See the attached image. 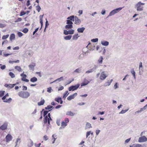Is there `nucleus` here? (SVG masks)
I'll list each match as a JSON object with an SVG mask.
<instances>
[{
  "label": "nucleus",
  "mask_w": 147,
  "mask_h": 147,
  "mask_svg": "<svg viewBox=\"0 0 147 147\" xmlns=\"http://www.w3.org/2000/svg\"><path fill=\"white\" fill-rule=\"evenodd\" d=\"M18 95L23 98H26L30 96V94L28 92L21 91L18 92Z\"/></svg>",
  "instance_id": "f257e3e1"
},
{
  "label": "nucleus",
  "mask_w": 147,
  "mask_h": 147,
  "mask_svg": "<svg viewBox=\"0 0 147 147\" xmlns=\"http://www.w3.org/2000/svg\"><path fill=\"white\" fill-rule=\"evenodd\" d=\"M144 5V3H142L140 1L138 2L136 5L137 7V10L138 11H141L142 10L143 7L141 6V5Z\"/></svg>",
  "instance_id": "f03ea898"
},
{
  "label": "nucleus",
  "mask_w": 147,
  "mask_h": 147,
  "mask_svg": "<svg viewBox=\"0 0 147 147\" xmlns=\"http://www.w3.org/2000/svg\"><path fill=\"white\" fill-rule=\"evenodd\" d=\"M67 19L68 20H67V24L72 25L73 23L71 21H74V16H71L68 17Z\"/></svg>",
  "instance_id": "7ed1b4c3"
},
{
  "label": "nucleus",
  "mask_w": 147,
  "mask_h": 147,
  "mask_svg": "<svg viewBox=\"0 0 147 147\" xmlns=\"http://www.w3.org/2000/svg\"><path fill=\"white\" fill-rule=\"evenodd\" d=\"M9 94L8 93L6 94L5 96H3L2 98V100H4L3 102H11L12 100V99L11 98H9L8 99H6L5 100L6 98L9 96Z\"/></svg>",
  "instance_id": "20e7f679"
},
{
  "label": "nucleus",
  "mask_w": 147,
  "mask_h": 147,
  "mask_svg": "<svg viewBox=\"0 0 147 147\" xmlns=\"http://www.w3.org/2000/svg\"><path fill=\"white\" fill-rule=\"evenodd\" d=\"M79 84H77L74 86H72L68 88V90L69 91H74L77 90L80 86Z\"/></svg>",
  "instance_id": "39448f33"
},
{
  "label": "nucleus",
  "mask_w": 147,
  "mask_h": 147,
  "mask_svg": "<svg viewBox=\"0 0 147 147\" xmlns=\"http://www.w3.org/2000/svg\"><path fill=\"white\" fill-rule=\"evenodd\" d=\"M122 7H119L116 9H114V10H112L111 11L109 14V16H111L112 15L114 14H115L117 13V11H119L121 10L122 9Z\"/></svg>",
  "instance_id": "423d86ee"
},
{
  "label": "nucleus",
  "mask_w": 147,
  "mask_h": 147,
  "mask_svg": "<svg viewBox=\"0 0 147 147\" xmlns=\"http://www.w3.org/2000/svg\"><path fill=\"white\" fill-rule=\"evenodd\" d=\"M146 141H147V138L145 136L140 137L138 139V142H145Z\"/></svg>",
  "instance_id": "0eeeda50"
},
{
  "label": "nucleus",
  "mask_w": 147,
  "mask_h": 147,
  "mask_svg": "<svg viewBox=\"0 0 147 147\" xmlns=\"http://www.w3.org/2000/svg\"><path fill=\"white\" fill-rule=\"evenodd\" d=\"M107 76L106 74H105V72L103 71L101 73L100 78L101 80H104L106 78Z\"/></svg>",
  "instance_id": "6e6552de"
},
{
  "label": "nucleus",
  "mask_w": 147,
  "mask_h": 147,
  "mask_svg": "<svg viewBox=\"0 0 147 147\" xmlns=\"http://www.w3.org/2000/svg\"><path fill=\"white\" fill-rule=\"evenodd\" d=\"M20 75L22 77V81H25L26 82H28L29 81V80H28L26 78V74L22 73V74Z\"/></svg>",
  "instance_id": "1a4fd4ad"
},
{
  "label": "nucleus",
  "mask_w": 147,
  "mask_h": 147,
  "mask_svg": "<svg viewBox=\"0 0 147 147\" xmlns=\"http://www.w3.org/2000/svg\"><path fill=\"white\" fill-rule=\"evenodd\" d=\"M75 20V24L77 25H79L81 23V20L79 19L77 16L74 17V20Z\"/></svg>",
  "instance_id": "9d476101"
},
{
  "label": "nucleus",
  "mask_w": 147,
  "mask_h": 147,
  "mask_svg": "<svg viewBox=\"0 0 147 147\" xmlns=\"http://www.w3.org/2000/svg\"><path fill=\"white\" fill-rule=\"evenodd\" d=\"M6 142H9L11 141L12 139V137L9 134H7L5 137Z\"/></svg>",
  "instance_id": "9b49d317"
},
{
  "label": "nucleus",
  "mask_w": 147,
  "mask_h": 147,
  "mask_svg": "<svg viewBox=\"0 0 147 147\" xmlns=\"http://www.w3.org/2000/svg\"><path fill=\"white\" fill-rule=\"evenodd\" d=\"M45 117L43 120V122L44 123L46 124L47 123V122H48V124L49 125H50V118H49V117H47V116H45Z\"/></svg>",
  "instance_id": "f8f14e48"
},
{
  "label": "nucleus",
  "mask_w": 147,
  "mask_h": 147,
  "mask_svg": "<svg viewBox=\"0 0 147 147\" xmlns=\"http://www.w3.org/2000/svg\"><path fill=\"white\" fill-rule=\"evenodd\" d=\"M77 94L76 93H75L69 96L67 98V99L69 100H70L72 99H74L75 96H77Z\"/></svg>",
  "instance_id": "ddd939ff"
},
{
  "label": "nucleus",
  "mask_w": 147,
  "mask_h": 147,
  "mask_svg": "<svg viewBox=\"0 0 147 147\" xmlns=\"http://www.w3.org/2000/svg\"><path fill=\"white\" fill-rule=\"evenodd\" d=\"M7 123H4L0 127V129L5 130L7 129Z\"/></svg>",
  "instance_id": "4468645a"
},
{
  "label": "nucleus",
  "mask_w": 147,
  "mask_h": 147,
  "mask_svg": "<svg viewBox=\"0 0 147 147\" xmlns=\"http://www.w3.org/2000/svg\"><path fill=\"white\" fill-rule=\"evenodd\" d=\"M16 84H6L5 85V86L9 88H13L14 86L16 85Z\"/></svg>",
  "instance_id": "2eb2a0df"
},
{
  "label": "nucleus",
  "mask_w": 147,
  "mask_h": 147,
  "mask_svg": "<svg viewBox=\"0 0 147 147\" xmlns=\"http://www.w3.org/2000/svg\"><path fill=\"white\" fill-rule=\"evenodd\" d=\"M55 100L58 103H60L61 104H62L63 103V101L61 97H59L55 98Z\"/></svg>",
  "instance_id": "dca6fc26"
},
{
  "label": "nucleus",
  "mask_w": 147,
  "mask_h": 147,
  "mask_svg": "<svg viewBox=\"0 0 147 147\" xmlns=\"http://www.w3.org/2000/svg\"><path fill=\"white\" fill-rule=\"evenodd\" d=\"M89 83V82L87 80H85L81 84V86H85L88 84Z\"/></svg>",
  "instance_id": "f3484780"
},
{
  "label": "nucleus",
  "mask_w": 147,
  "mask_h": 147,
  "mask_svg": "<svg viewBox=\"0 0 147 147\" xmlns=\"http://www.w3.org/2000/svg\"><path fill=\"white\" fill-rule=\"evenodd\" d=\"M36 65L35 63H33L32 65H30L29 66L30 69L31 70L34 71V67Z\"/></svg>",
  "instance_id": "a211bd4d"
},
{
  "label": "nucleus",
  "mask_w": 147,
  "mask_h": 147,
  "mask_svg": "<svg viewBox=\"0 0 147 147\" xmlns=\"http://www.w3.org/2000/svg\"><path fill=\"white\" fill-rule=\"evenodd\" d=\"M85 29V28L84 27H82L79 28L77 29V31L78 32L82 33Z\"/></svg>",
  "instance_id": "6ab92c4d"
},
{
  "label": "nucleus",
  "mask_w": 147,
  "mask_h": 147,
  "mask_svg": "<svg viewBox=\"0 0 147 147\" xmlns=\"http://www.w3.org/2000/svg\"><path fill=\"white\" fill-rule=\"evenodd\" d=\"M45 100L44 99H42L38 103V106L43 105L45 103Z\"/></svg>",
  "instance_id": "aec40b11"
},
{
  "label": "nucleus",
  "mask_w": 147,
  "mask_h": 147,
  "mask_svg": "<svg viewBox=\"0 0 147 147\" xmlns=\"http://www.w3.org/2000/svg\"><path fill=\"white\" fill-rule=\"evenodd\" d=\"M66 115H68L73 116L75 115V113L71 111H68L67 112Z\"/></svg>",
  "instance_id": "412c9836"
},
{
  "label": "nucleus",
  "mask_w": 147,
  "mask_h": 147,
  "mask_svg": "<svg viewBox=\"0 0 147 147\" xmlns=\"http://www.w3.org/2000/svg\"><path fill=\"white\" fill-rule=\"evenodd\" d=\"M37 78L35 77H33L30 79V82H34L37 81Z\"/></svg>",
  "instance_id": "4be33fe9"
},
{
  "label": "nucleus",
  "mask_w": 147,
  "mask_h": 147,
  "mask_svg": "<svg viewBox=\"0 0 147 147\" xmlns=\"http://www.w3.org/2000/svg\"><path fill=\"white\" fill-rule=\"evenodd\" d=\"M103 57L102 56H100L99 59L98 60V62L99 64H102V62Z\"/></svg>",
  "instance_id": "5701e85b"
},
{
  "label": "nucleus",
  "mask_w": 147,
  "mask_h": 147,
  "mask_svg": "<svg viewBox=\"0 0 147 147\" xmlns=\"http://www.w3.org/2000/svg\"><path fill=\"white\" fill-rule=\"evenodd\" d=\"M73 27V25H70V24H67V25H66L65 26V28L66 29H68L69 28H72Z\"/></svg>",
  "instance_id": "b1692460"
},
{
  "label": "nucleus",
  "mask_w": 147,
  "mask_h": 147,
  "mask_svg": "<svg viewBox=\"0 0 147 147\" xmlns=\"http://www.w3.org/2000/svg\"><path fill=\"white\" fill-rule=\"evenodd\" d=\"M15 69L19 72H21L22 71L21 67L19 66H16L15 67Z\"/></svg>",
  "instance_id": "393cba45"
},
{
  "label": "nucleus",
  "mask_w": 147,
  "mask_h": 147,
  "mask_svg": "<svg viewBox=\"0 0 147 147\" xmlns=\"http://www.w3.org/2000/svg\"><path fill=\"white\" fill-rule=\"evenodd\" d=\"M101 44L103 45L107 46L109 45V43L107 41H102L101 42Z\"/></svg>",
  "instance_id": "a878e982"
},
{
  "label": "nucleus",
  "mask_w": 147,
  "mask_h": 147,
  "mask_svg": "<svg viewBox=\"0 0 147 147\" xmlns=\"http://www.w3.org/2000/svg\"><path fill=\"white\" fill-rule=\"evenodd\" d=\"M15 38V35L14 34H11L10 37V39L12 41L13 40H14Z\"/></svg>",
  "instance_id": "bb28decb"
},
{
  "label": "nucleus",
  "mask_w": 147,
  "mask_h": 147,
  "mask_svg": "<svg viewBox=\"0 0 147 147\" xmlns=\"http://www.w3.org/2000/svg\"><path fill=\"white\" fill-rule=\"evenodd\" d=\"M79 36L78 34H76L73 36V39L74 40H76Z\"/></svg>",
  "instance_id": "cd10ccee"
},
{
  "label": "nucleus",
  "mask_w": 147,
  "mask_h": 147,
  "mask_svg": "<svg viewBox=\"0 0 147 147\" xmlns=\"http://www.w3.org/2000/svg\"><path fill=\"white\" fill-rule=\"evenodd\" d=\"M71 38V35H69L67 36H65L64 37V39L65 40H70Z\"/></svg>",
  "instance_id": "c85d7f7f"
},
{
  "label": "nucleus",
  "mask_w": 147,
  "mask_h": 147,
  "mask_svg": "<svg viewBox=\"0 0 147 147\" xmlns=\"http://www.w3.org/2000/svg\"><path fill=\"white\" fill-rule=\"evenodd\" d=\"M69 94L68 91H66L64 93L63 96V98H65Z\"/></svg>",
  "instance_id": "c756f323"
},
{
  "label": "nucleus",
  "mask_w": 147,
  "mask_h": 147,
  "mask_svg": "<svg viewBox=\"0 0 147 147\" xmlns=\"http://www.w3.org/2000/svg\"><path fill=\"white\" fill-rule=\"evenodd\" d=\"M5 92V91H0V97H2L3 96Z\"/></svg>",
  "instance_id": "7c9ffc66"
},
{
  "label": "nucleus",
  "mask_w": 147,
  "mask_h": 147,
  "mask_svg": "<svg viewBox=\"0 0 147 147\" xmlns=\"http://www.w3.org/2000/svg\"><path fill=\"white\" fill-rule=\"evenodd\" d=\"M9 74L12 78H13L15 77V75L12 72H10Z\"/></svg>",
  "instance_id": "2f4dec72"
},
{
  "label": "nucleus",
  "mask_w": 147,
  "mask_h": 147,
  "mask_svg": "<svg viewBox=\"0 0 147 147\" xmlns=\"http://www.w3.org/2000/svg\"><path fill=\"white\" fill-rule=\"evenodd\" d=\"M86 127L87 128H90L92 127L91 124L89 123H87L86 125Z\"/></svg>",
  "instance_id": "473e14b6"
},
{
  "label": "nucleus",
  "mask_w": 147,
  "mask_h": 147,
  "mask_svg": "<svg viewBox=\"0 0 147 147\" xmlns=\"http://www.w3.org/2000/svg\"><path fill=\"white\" fill-rule=\"evenodd\" d=\"M67 125V123L63 121L61 123V126L63 128Z\"/></svg>",
  "instance_id": "72a5a7b5"
},
{
  "label": "nucleus",
  "mask_w": 147,
  "mask_h": 147,
  "mask_svg": "<svg viewBox=\"0 0 147 147\" xmlns=\"http://www.w3.org/2000/svg\"><path fill=\"white\" fill-rule=\"evenodd\" d=\"M9 36V34H7L5 35H3V36L2 37V39L3 40H4V39H6V38H8V37Z\"/></svg>",
  "instance_id": "f704fd0d"
},
{
  "label": "nucleus",
  "mask_w": 147,
  "mask_h": 147,
  "mask_svg": "<svg viewBox=\"0 0 147 147\" xmlns=\"http://www.w3.org/2000/svg\"><path fill=\"white\" fill-rule=\"evenodd\" d=\"M28 31V30L27 28H25L23 29L22 31V32L25 33H27Z\"/></svg>",
  "instance_id": "c9c22d12"
},
{
  "label": "nucleus",
  "mask_w": 147,
  "mask_h": 147,
  "mask_svg": "<svg viewBox=\"0 0 147 147\" xmlns=\"http://www.w3.org/2000/svg\"><path fill=\"white\" fill-rule=\"evenodd\" d=\"M74 30H69L68 31V34H73L74 33Z\"/></svg>",
  "instance_id": "e433bc0d"
},
{
  "label": "nucleus",
  "mask_w": 147,
  "mask_h": 147,
  "mask_svg": "<svg viewBox=\"0 0 147 147\" xmlns=\"http://www.w3.org/2000/svg\"><path fill=\"white\" fill-rule=\"evenodd\" d=\"M36 10L38 11V12H39L40 11V10L41 9V7H40L38 5L36 7Z\"/></svg>",
  "instance_id": "4c0bfd02"
},
{
  "label": "nucleus",
  "mask_w": 147,
  "mask_h": 147,
  "mask_svg": "<svg viewBox=\"0 0 147 147\" xmlns=\"http://www.w3.org/2000/svg\"><path fill=\"white\" fill-rule=\"evenodd\" d=\"M53 107V106L51 105H48L47 107L45 108V109L46 110L52 108Z\"/></svg>",
  "instance_id": "58836bf2"
},
{
  "label": "nucleus",
  "mask_w": 147,
  "mask_h": 147,
  "mask_svg": "<svg viewBox=\"0 0 147 147\" xmlns=\"http://www.w3.org/2000/svg\"><path fill=\"white\" fill-rule=\"evenodd\" d=\"M22 20V18H18L15 21V22H21Z\"/></svg>",
  "instance_id": "ea45409f"
},
{
  "label": "nucleus",
  "mask_w": 147,
  "mask_h": 147,
  "mask_svg": "<svg viewBox=\"0 0 147 147\" xmlns=\"http://www.w3.org/2000/svg\"><path fill=\"white\" fill-rule=\"evenodd\" d=\"M98 38H94L93 39L91 40V41L93 42H96L98 41Z\"/></svg>",
  "instance_id": "a19ab883"
},
{
  "label": "nucleus",
  "mask_w": 147,
  "mask_h": 147,
  "mask_svg": "<svg viewBox=\"0 0 147 147\" xmlns=\"http://www.w3.org/2000/svg\"><path fill=\"white\" fill-rule=\"evenodd\" d=\"M128 111V110H122V111L119 113L120 114H123L126 112Z\"/></svg>",
  "instance_id": "79ce46f5"
},
{
  "label": "nucleus",
  "mask_w": 147,
  "mask_h": 147,
  "mask_svg": "<svg viewBox=\"0 0 147 147\" xmlns=\"http://www.w3.org/2000/svg\"><path fill=\"white\" fill-rule=\"evenodd\" d=\"M48 112L49 111H44L43 115L44 117L45 116V115L48 113Z\"/></svg>",
  "instance_id": "37998d69"
},
{
  "label": "nucleus",
  "mask_w": 147,
  "mask_h": 147,
  "mask_svg": "<svg viewBox=\"0 0 147 147\" xmlns=\"http://www.w3.org/2000/svg\"><path fill=\"white\" fill-rule=\"evenodd\" d=\"M52 90L51 88L50 87L48 88L47 89V91L48 92L51 93V90Z\"/></svg>",
  "instance_id": "c03bdc74"
},
{
  "label": "nucleus",
  "mask_w": 147,
  "mask_h": 147,
  "mask_svg": "<svg viewBox=\"0 0 147 147\" xmlns=\"http://www.w3.org/2000/svg\"><path fill=\"white\" fill-rule=\"evenodd\" d=\"M63 77H60V78H59L57 79H56V80H55V81H53V82H55V81H57V80H58L59 81H61V79L62 80H63Z\"/></svg>",
  "instance_id": "a18cd8bd"
},
{
  "label": "nucleus",
  "mask_w": 147,
  "mask_h": 147,
  "mask_svg": "<svg viewBox=\"0 0 147 147\" xmlns=\"http://www.w3.org/2000/svg\"><path fill=\"white\" fill-rule=\"evenodd\" d=\"M63 33L65 35H67L68 34V31H67L66 30H64Z\"/></svg>",
  "instance_id": "49530a36"
},
{
  "label": "nucleus",
  "mask_w": 147,
  "mask_h": 147,
  "mask_svg": "<svg viewBox=\"0 0 147 147\" xmlns=\"http://www.w3.org/2000/svg\"><path fill=\"white\" fill-rule=\"evenodd\" d=\"M18 34L19 37H21L23 35V34L20 32H18Z\"/></svg>",
  "instance_id": "de8ad7c7"
},
{
  "label": "nucleus",
  "mask_w": 147,
  "mask_h": 147,
  "mask_svg": "<svg viewBox=\"0 0 147 147\" xmlns=\"http://www.w3.org/2000/svg\"><path fill=\"white\" fill-rule=\"evenodd\" d=\"M43 138L44 140H47L48 139V137L46 135L44 136Z\"/></svg>",
  "instance_id": "09e8293b"
},
{
  "label": "nucleus",
  "mask_w": 147,
  "mask_h": 147,
  "mask_svg": "<svg viewBox=\"0 0 147 147\" xmlns=\"http://www.w3.org/2000/svg\"><path fill=\"white\" fill-rule=\"evenodd\" d=\"M112 80H113L112 79L111 80L110 82H107L106 83L107 85L109 86V85H110V84H111V83L112 82Z\"/></svg>",
  "instance_id": "8fccbe9b"
},
{
  "label": "nucleus",
  "mask_w": 147,
  "mask_h": 147,
  "mask_svg": "<svg viewBox=\"0 0 147 147\" xmlns=\"http://www.w3.org/2000/svg\"><path fill=\"white\" fill-rule=\"evenodd\" d=\"M22 88L23 90H27V88L26 86H22Z\"/></svg>",
  "instance_id": "3c124183"
},
{
  "label": "nucleus",
  "mask_w": 147,
  "mask_h": 147,
  "mask_svg": "<svg viewBox=\"0 0 147 147\" xmlns=\"http://www.w3.org/2000/svg\"><path fill=\"white\" fill-rule=\"evenodd\" d=\"M91 133V131H87L86 133V137H87L88 136H89Z\"/></svg>",
  "instance_id": "603ef678"
},
{
  "label": "nucleus",
  "mask_w": 147,
  "mask_h": 147,
  "mask_svg": "<svg viewBox=\"0 0 147 147\" xmlns=\"http://www.w3.org/2000/svg\"><path fill=\"white\" fill-rule=\"evenodd\" d=\"M26 14V13L24 11H22L20 13V16H23Z\"/></svg>",
  "instance_id": "864d4df0"
},
{
  "label": "nucleus",
  "mask_w": 147,
  "mask_h": 147,
  "mask_svg": "<svg viewBox=\"0 0 147 147\" xmlns=\"http://www.w3.org/2000/svg\"><path fill=\"white\" fill-rule=\"evenodd\" d=\"M80 71V69L79 68L77 69H76L74 71L75 73H79Z\"/></svg>",
  "instance_id": "5fc2aeb1"
},
{
  "label": "nucleus",
  "mask_w": 147,
  "mask_h": 147,
  "mask_svg": "<svg viewBox=\"0 0 147 147\" xmlns=\"http://www.w3.org/2000/svg\"><path fill=\"white\" fill-rule=\"evenodd\" d=\"M54 136H55V135H52V137L53 138V142H52V143L53 144L54 143V142H55V140H56V138H55V137H54Z\"/></svg>",
  "instance_id": "6e6d98bb"
},
{
  "label": "nucleus",
  "mask_w": 147,
  "mask_h": 147,
  "mask_svg": "<svg viewBox=\"0 0 147 147\" xmlns=\"http://www.w3.org/2000/svg\"><path fill=\"white\" fill-rule=\"evenodd\" d=\"M131 73L132 74L133 76L134 77V78H135V72L134 70L132 71H131Z\"/></svg>",
  "instance_id": "4d7b16f0"
},
{
  "label": "nucleus",
  "mask_w": 147,
  "mask_h": 147,
  "mask_svg": "<svg viewBox=\"0 0 147 147\" xmlns=\"http://www.w3.org/2000/svg\"><path fill=\"white\" fill-rule=\"evenodd\" d=\"M100 130H96V134L97 135L100 132Z\"/></svg>",
  "instance_id": "13d9d810"
},
{
  "label": "nucleus",
  "mask_w": 147,
  "mask_h": 147,
  "mask_svg": "<svg viewBox=\"0 0 147 147\" xmlns=\"http://www.w3.org/2000/svg\"><path fill=\"white\" fill-rule=\"evenodd\" d=\"M36 74L38 75L40 77H41L42 75H41L40 72H36Z\"/></svg>",
  "instance_id": "bf43d9fd"
},
{
  "label": "nucleus",
  "mask_w": 147,
  "mask_h": 147,
  "mask_svg": "<svg viewBox=\"0 0 147 147\" xmlns=\"http://www.w3.org/2000/svg\"><path fill=\"white\" fill-rule=\"evenodd\" d=\"M46 116H47V117H49V118H50V120L51 121L52 120V119L51 117V115L50 113H49L48 114V115H46Z\"/></svg>",
  "instance_id": "052dcab7"
},
{
  "label": "nucleus",
  "mask_w": 147,
  "mask_h": 147,
  "mask_svg": "<svg viewBox=\"0 0 147 147\" xmlns=\"http://www.w3.org/2000/svg\"><path fill=\"white\" fill-rule=\"evenodd\" d=\"M41 144L40 143L38 144H35V145L36 147H39Z\"/></svg>",
  "instance_id": "680f3d73"
},
{
  "label": "nucleus",
  "mask_w": 147,
  "mask_h": 147,
  "mask_svg": "<svg viewBox=\"0 0 147 147\" xmlns=\"http://www.w3.org/2000/svg\"><path fill=\"white\" fill-rule=\"evenodd\" d=\"M5 27V25L4 24H0V28H3Z\"/></svg>",
  "instance_id": "e2e57ef3"
},
{
  "label": "nucleus",
  "mask_w": 147,
  "mask_h": 147,
  "mask_svg": "<svg viewBox=\"0 0 147 147\" xmlns=\"http://www.w3.org/2000/svg\"><path fill=\"white\" fill-rule=\"evenodd\" d=\"M64 89V87L63 86H61L58 89V90H63Z\"/></svg>",
  "instance_id": "0e129e2a"
},
{
  "label": "nucleus",
  "mask_w": 147,
  "mask_h": 147,
  "mask_svg": "<svg viewBox=\"0 0 147 147\" xmlns=\"http://www.w3.org/2000/svg\"><path fill=\"white\" fill-rule=\"evenodd\" d=\"M30 4V1L29 0H28L27 1L26 5L27 6H29Z\"/></svg>",
  "instance_id": "69168bd1"
},
{
  "label": "nucleus",
  "mask_w": 147,
  "mask_h": 147,
  "mask_svg": "<svg viewBox=\"0 0 147 147\" xmlns=\"http://www.w3.org/2000/svg\"><path fill=\"white\" fill-rule=\"evenodd\" d=\"M65 123H68L69 121V119L67 118H66L65 119Z\"/></svg>",
  "instance_id": "338daca9"
},
{
  "label": "nucleus",
  "mask_w": 147,
  "mask_h": 147,
  "mask_svg": "<svg viewBox=\"0 0 147 147\" xmlns=\"http://www.w3.org/2000/svg\"><path fill=\"white\" fill-rule=\"evenodd\" d=\"M136 146V147H142V145L140 144H137Z\"/></svg>",
  "instance_id": "774afa93"
}]
</instances>
